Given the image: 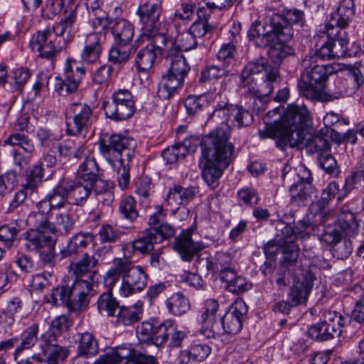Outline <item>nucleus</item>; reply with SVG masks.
Instances as JSON below:
<instances>
[{
  "mask_svg": "<svg viewBox=\"0 0 364 364\" xmlns=\"http://www.w3.org/2000/svg\"><path fill=\"white\" fill-rule=\"evenodd\" d=\"M97 264V259L92 255L85 253L82 257L76 262H71L68 266L69 272L75 277L76 279H80L88 274H90L89 278L92 282L98 280V274L93 269Z\"/></svg>",
  "mask_w": 364,
  "mask_h": 364,
  "instance_id": "nucleus-25",
  "label": "nucleus"
},
{
  "mask_svg": "<svg viewBox=\"0 0 364 364\" xmlns=\"http://www.w3.org/2000/svg\"><path fill=\"white\" fill-rule=\"evenodd\" d=\"M4 145L20 146L28 154H33L36 149L33 141L28 136L21 132H15L9 135V137L4 141Z\"/></svg>",
  "mask_w": 364,
  "mask_h": 364,
  "instance_id": "nucleus-49",
  "label": "nucleus"
},
{
  "mask_svg": "<svg viewBox=\"0 0 364 364\" xmlns=\"http://www.w3.org/2000/svg\"><path fill=\"white\" fill-rule=\"evenodd\" d=\"M363 82V77L358 69H353L347 79H337L333 87L324 90L316 101L330 102L353 94Z\"/></svg>",
  "mask_w": 364,
  "mask_h": 364,
  "instance_id": "nucleus-13",
  "label": "nucleus"
},
{
  "mask_svg": "<svg viewBox=\"0 0 364 364\" xmlns=\"http://www.w3.org/2000/svg\"><path fill=\"white\" fill-rule=\"evenodd\" d=\"M222 281L226 283L230 291L237 294L248 290L252 286L245 277L237 276L235 269L232 276H227V278H223Z\"/></svg>",
  "mask_w": 364,
  "mask_h": 364,
  "instance_id": "nucleus-54",
  "label": "nucleus"
},
{
  "mask_svg": "<svg viewBox=\"0 0 364 364\" xmlns=\"http://www.w3.org/2000/svg\"><path fill=\"white\" fill-rule=\"evenodd\" d=\"M232 260L233 257L230 253L217 252L214 256L205 259V267L209 272L218 273L222 280L227 278V276H232L234 274L235 269Z\"/></svg>",
  "mask_w": 364,
  "mask_h": 364,
  "instance_id": "nucleus-23",
  "label": "nucleus"
},
{
  "mask_svg": "<svg viewBox=\"0 0 364 364\" xmlns=\"http://www.w3.org/2000/svg\"><path fill=\"white\" fill-rule=\"evenodd\" d=\"M94 194L97 200L105 205H111L114 198V193L106 181H99L94 187Z\"/></svg>",
  "mask_w": 364,
  "mask_h": 364,
  "instance_id": "nucleus-58",
  "label": "nucleus"
},
{
  "mask_svg": "<svg viewBox=\"0 0 364 364\" xmlns=\"http://www.w3.org/2000/svg\"><path fill=\"white\" fill-rule=\"evenodd\" d=\"M73 225L74 220L66 211H55L50 220L40 221L41 228H48L52 233L58 232L68 234L73 230Z\"/></svg>",
  "mask_w": 364,
  "mask_h": 364,
  "instance_id": "nucleus-27",
  "label": "nucleus"
},
{
  "mask_svg": "<svg viewBox=\"0 0 364 364\" xmlns=\"http://www.w3.org/2000/svg\"><path fill=\"white\" fill-rule=\"evenodd\" d=\"M229 131L216 127L201 141L202 159L200 166L203 177L209 186H216L217 180L228 166L234 146L228 143Z\"/></svg>",
  "mask_w": 364,
  "mask_h": 364,
  "instance_id": "nucleus-2",
  "label": "nucleus"
},
{
  "mask_svg": "<svg viewBox=\"0 0 364 364\" xmlns=\"http://www.w3.org/2000/svg\"><path fill=\"white\" fill-rule=\"evenodd\" d=\"M29 47L33 53L47 60H53L62 50L63 46L56 38L53 39L48 29L38 31L30 39Z\"/></svg>",
  "mask_w": 364,
  "mask_h": 364,
  "instance_id": "nucleus-16",
  "label": "nucleus"
},
{
  "mask_svg": "<svg viewBox=\"0 0 364 364\" xmlns=\"http://www.w3.org/2000/svg\"><path fill=\"white\" fill-rule=\"evenodd\" d=\"M102 3L100 0H87L86 6L89 12L92 11L95 18L92 21V26L96 28L100 26L103 28L109 26L112 19L102 11L101 9Z\"/></svg>",
  "mask_w": 364,
  "mask_h": 364,
  "instance_id": "nucleus-46",
  "label": "nucleus"
},
{
  "mask_svg": "<svg viewBox=\"0 0 364 364\" xmlns=\"http://www.w3.org/2000/svg\"><path fill=\"white\" fill-rule=\"evenodd\" d=\"M77 175V179L94 187L98 184L99 181H104L100 178V169L92 156L86 157L80 164Z\"/></svg>",
  "mask_w": 364,
  "mask_h": 364,
  "instance_id": "nucleus-30",
  "label": "nucleus"
},
{
  "mask_svg": "<svg viewBox=\"0 0 364 364\" xmlns=\"http://www.w3.org/2000/svg\"><path fill=\"white\" fill-rule=\"evenodd\" d=\"M83 147L80 144H76L73 139H66L62 141L58 146V152L60 156L80 158L83 154Z\"/></svg>",
  "mask_w": 364,
  "mask_h": 364,
  "instance_id": "nucleus-57",
  "label": "nucleus"
},
{
  "mask_svg": "<svg viewBox=\"0 0 364 364\" xmlns=\"http://www.w3.org/2000/svg\"><path fill=\"white\" fill-rule=\"evenodd\" d=\"M132 49L127 46H113L109 53V60L114 64H122L127 62L131 56Z\"/></svg>",
  "mask_w": 364,
  "mask_h": 364,
  "instance_id": "nucleus-61",
  "label": "nucleus"
},
{
  "mask_svg": "<svg viewBox=\"0 0 364 364\" xmlns=\"http://www.w3.org/2000/svg\"><path fill=\"white\" fill-rule=\"evenodd\" d=\"M355 14L353 0H341L336 11L331 14L326 26L338 28H345L348 26Z\"/></svg>",
  "mask_w": 364,
  "mask_h": 364,
  "instance_id": "nucleus-29",
  "label": "nucleus"
},
{
  "mask_svg": "<svg viewBox=\"0 0 364 364\" xmlns=\"http://www.w3.org/2000/svg\"><path fill=\"white\" fill-rule=\"evenodd\" d=\"M238 203L240 205L253 207L259 201L257 191L252 188H244L237 192Z\"/></svg>",
  "mask_w": 364,
  "mask_h": 364,
  "instance_id": "nucleus-63",
  "label": "nucleus"
},
{
  "mask_svg": "<svg viewBox=\"0 0 364 364\" xmlns=\"http://www.w3.org/2000/svg\"><path fill=\"white\" fill-rule=\"evenodd\" d=\"M198 192V188L195 186L183 187L175 185L169 189L166 198L165 205L166 208L185 205L195 198Z\"/></svg>",
  "mask_w": 364,
  "mask_h": 364,
  "instance_id": "nucleus-26",
  "label": "nucleus"
},
{
  "mask_svg": "<svg viewBox=\"0 0 364 364\" xmlns=\"http://www.w3.org/2000/svg\"><path fill=\"white\" fill-rule=\"evenodd\" d=\"M246 308L242 302H237L235 306L223 316L220 317L224 333L228 334H237L242 326L244 315Z\"/></svg>",
  "mask_w": 364,
  "mask_h": 364,
  "instance_id": "nucleus-24",
  "label": "nucleus"
},
{
  "mask_svg": "<svg viewBox=\"0 0 364 364\" xmlns=\"http://www.w3.org/2000/svg\"><path fill=\"white\" fill-rule=\"evenodd\" d=\"M145 46L137 51L135 57V64L139 72H147L154 65L159 57L171 55L174 51L173 42L166 35H156L153 36H141L134 43L135 46H141V42L145 43Z\"/></svg>",
  "mask_w": 364,
  "mask_h": 364,
  "instance_id": "nucleus-7",
  "label": "nucleus"
},
{
  "mask_svg": "<svg viewBox=\"0 0 364 364\" xmlns=\"http://www.w3.org/2000/svg\"><path fill=\"white\" fill-rule=\"evenodd\" d=\"M85 74V69L79 67L75 60H68L64 70V85L67 92L76 91Z\"/></svg>",
  "mask_w": 364,
  "mask_h": 364,
  "instance_id": "nucleus-35",
  "label": "nucleus"
},
{
  "mask_svg": "<svg viewBox=\"0 0 364 364\" xmlns=\"http://www.w3.org/2000/svg\"><path fill=\"white\" fill-rule=\"evenodd\" d=\"M314 275L309 267H300L293 274V284L288 293V299L292 306L306 301L312 289Z\"/></svg>",
  "mask_w": 364,
  "mask_h": 364,
  "instance_id": "nucleus-14",
  "label": "nucleus"
},
{
  "mask_svg": "<svg viewBox=\"0 0 364 364\" xmlns=\"http://www.w3.org/2000/svg\"><path fill=\"white\" fill-rule=\"evenodd\" d=\"M100 155L116 172L118 185L122 190L130 182L129 163L136 148L135 141L121 134H104L98 141Z\"/></svg>",
  "mask_w": 364,
  "mask_h": 364,
  "instance_id": "nucleus-3",
  "label": "nucleus"
},
{
  "mask_svg": "<svg viewBox=\"0 0 364 364\" xmlns=\"http://www.w3.org/2000/svg\"><path fill=\"white\" fill-rule=\"evenodd\" d=\"M328 313V320H324L311 326L309 329V336L316 341H326L339 336L341 334V327L348 321V318L338 315L336 312Z\"/></svg>",
  "mask_w": 364,
  "mask_h": 364,
  "instance_id": "nucleus-15",
  "label": "nucleus"
},
{
  "mask_svg": "<svg viewBox=\"0 0 364 364\" xmlns=\"http://www.w3.org/2000/svg\"><path fill=\"white\" fill-rule=\"evenodd\" d=\"M213 30V27L206 20H199L194 22L188 29L198 41H200L203 38L210 35Z\"/></svg>",
  "mask_w": 364,
  "mask_h": 364,
  "instance_id": "nucleus-64",
  "label": "nucleus"
},
{
  "mask_svg": "<svg viewBox=\"0 0 364 364\" xmlns=\"http://www.w3.org/2000/svg\"><path fill=\"white\" fill-rule=\"evenodd\" d=\"M287 42L277 41L269 46V55L274 63L279 65L284 58L293 53V49L286 44Z\"/></svg>",
  "mask_w": 364,
  "mask_h": 364,
  "instance_id": "nucleus-51",
  "label": "nucleus"
},
{
  "mask_svg": "<svg viewBox=\"0 0 364 364\" xmlns=\"http://www.w3.org/2000/svg\"><path fill=\"white\" fill-rule=\"evenodd\" d=\"M166 305L168 311L175 316H181L190 309L188 299L181 293L171 295L166 300Z\"/></svg>",
  "mask_w": 364,
  "mask_h": 364,
  "instance_id": "nucleus-47",
  "label": "nucleus"
},
{
  "mask_svg": "<svg viewBox=\"0 0 364 364\" xmlns=\"http://www.w3.org/2000/svg\"><path fill=\"white\" fill-rule=\"evenodd\" d=\"M112 33L117 45L127 46L134 36V26L129 21L121 18L112 27Z\"/></svg>",
  "mask_w": 364,
  "mask_h": 364,
  "instance_id": "nucleus-36",
  "label": "nucleus"
},
{
  "mask_svg": "<svg viewBox=\"0 0 364 364\" xmlns=\"http://www.w3.org/2000/svg\"><path fill=\"white\" fill-rule=\"evenodd\" d=\"M173 43V46L176 50V53L181 51H188L196 48L198 46L202 45L203 43L198 41L195 37L187 30L185 32L178 33L175 39L168 37Z\"/></svg>",
  "mask_w": 364,
  "mask_h": 364,
  "instance_id": "nucleus-45",
  "label": "nucleus"
},
{
  "mask_svg": "<svg viewBox=\"0 0 364 364\" xmlns=\"http://www.w3.org/2000/svg\"><path fill=\"white\" fill-rule=\"evenodd\" d=\"M162 2L163 0H147L139 6L136 15L139 16V23L141 25L142 38L164 35L159 33Z\"/></svg>",
  "mask_w": 364,
  "mask_h": 364,
  "instance_id": "nucleus-10",
  "label": "nucleus"
},
{
  "mask_svg": "<svg viewBox=\"0 0 364 364\" xmlns=\"http://www.w3.org/2000/svg\"><path fill=\"white\" fill-rule=\"evenodd\" d=\"M202 327L200 333L208 338H215L224 333V328L222 326L220 316L205 317L201 318Z\"/></svg>",
  "mask_w": 364,
  "mask_h": 364,
  "instance_id": "nucleus-48",
  "label": "nucleus"
},
{
  "mask_svg": "<svg viewBox=\"0 0 364 364\" xmlns=\"http://www.w3.org/2000/svg\"><path fill=\"white\" fill-rule=\"evenodd\" d=\"M92 289V284L89 281L77 279L70 285L57 287L45 299L46 302L54 306L64 305L70 311H77L88 304V296Z\"/></svg>",
  "mask_w": 364,
  "mask_h": 364,
  "instance_id": "nucleus-6",
  "label": "nucleus"
},
{
  "mask_svg": "<svg viewBox=\"0 0 364 364\" xmlns=\"http://www.w3.org/2000/svg\"><path fill=\"white\" fill-rule=\"evenodd\" d=\"M326 33L336 58L345 56L349 41L344 29L326 26Z\"/></svg>",
  "mask_w": 364,
  "mask_h": 364,
  "instance_id": "nucleus-32",
  "label": "nucleus"
},
{
  "mask_svg": "<svg viewBox=\"0 0 364 364\" xmlns=\"http://www.w3.org/2000/svg\"><path fill=\"white\" fill-rule=\"evenodd\" d=\"M52 208L55 211H60L63 208L67 200L65 195L63 192V188L60 187V181L46 196Z\"/></svg>",
  "mask_w": 364,
  "mask_h": 364,
  "instance_id": "nucleus-62",
  "label": "nucleus"
},
{
  "mask_svg": "<svg viewBox=\"0 0 364 364\" xmlns=\"http://www.w3.org/2000/svg\"><path fill=\"white\" fill-rule=\"evenodd\" d=\"M309 120L304 124V139L302 141L296 146L301 145L304 146L306 151L309 154H323L324 152L330 149V144L326 136H323L321 133H316L314 134H309L306 137L305 134V127L307 124ZM294 147L295 146H290Z\"/></svg>",
  "mask_w": 364,
  "mask_h": 364,
  "instance_id": "nucleus-34",
  "label": "nucleus"
},
{
  "mask_svg": "<svg viewBox=\"0 0 364 364\" xmlns=\"http://www.w3.org/2000/svg\"><path fill=\"white\" fill-rule=\"evenodd\" d=\"M112 101L104 105L107 117L114 121H123L134 112V102L132 93L127 90H118L113 92Z\"/></svg>",
  "mask_w": 364,
  "mask_h": 364,
  "instance_id": "nucleus-12",
  "label": "nucleus"
},
{
  "mask_svg": "<svg viewBox=\"0 0 364 364\" xmlns=\"http://www.w3.org/2000/svg\"><path fill=\"white\" fill-rule=\"evenodd\" d=\"M158 238H160V236L154 229L147 228L141 236L132 242L131 247L134 251L147 254L154 250V244L159 243Z\"/></svg>",
  "mask_w": 364,
  "mask_h": 364,
  "instance_id": "nucleus-40",
  "label": "nucleus"
},
{
  "mask_svg": "<svg viewBox=\"0 0 364 364\" xmlns=\"http://www.w3.org/2000/svg\"><path fill=\"white\" fill-rule=\"evenodd\" d=\"M193 228H188L176 237L173 249L180 255L181 258L186 262H191L193 257L204 248V245L196 242L192 237Z\"/></svg>",
  "mask_w": 364,
  "mask_h": 364,
  "instance_id": "nucleus-22",
  "label": "nucleus"
},
{
  "mask_svg": "<svg viewBox=\"0 0 364 364\" xmlns=\"http://www.w3.org/2000/svg\"><path fill=\"white\" fill-rule=\"evenodd\" d=\"M214 100L217 105L208 120L218 124L217 127L223 131L228 129L229 135L231 134L232 127L241 128L252 123L253 117L250 112L240 105L229 103L223 93H217Z\"/></svg>",
  "mask_w": 364,
  "mask_h": 364,
  "instance_id": "nucleus-5",
  "label": "nucleus"
},
{
  "mask_svg": "<svg viewBox=\"0 0 364 364\" xmlns=\"http://www.w3.org/2000/svg\"><path fill=\"white\" fill-rule=\"evenodd\" d=\"M115 317L118 323L124 326L132 325L140 319L139 311L133 307H119Z\"/></svg>",
  "mask_w": 364,
  "mask_h": 364,
  "instance_id": "nucleus-55",
  "label": "nucleus"
},
{
  "mask_svg": "<svg viewBox=\"0 0 364 364\" xmlns=\"http://www.w3.org/2000/svg\"><path fill=\"white\" fill-rule=\"evenodd\" d=\"M98 343L92 334L85 332L81 334L77 343V354L72 360V363H78L79 357L85 358H92L98 353Z\"/></svg>",
  "mask_w": 364,
  "mask_h": 364,
  "instance_id": "nucleus-38",
  "label": "nucleus"
},
{
  "mask_svg": "<svg viewBox=\"0 0 364 364\" xmlns=\"http://www.w3.org/2000/svg\"><path fill=\"white\" fill-rule=\"evenodd\" d=\"M275 115L279 117V108L268 112L264 117L266 125L259 131L260 137L277 139V146L282 149L287 145H298L304 139V124L309 119L306 106L289 105L281 120L277 122V118L274 119L272 124L270 119Z\"/></svg>",
  "mask_w": 364,
  "mask_h": 364,
  "instance_id": "nucleus-1",
  "label": "nucleus"
},
{
  "mask_svg": "<svg viewBox=\"0 0 364 364\" xmlns=\"http://www.w3.org/2000/svg\"><path fill=\"white\" fill-rule=\"evenodd\" d=\"M272 69L278 68L271 67L267 60L264 57H261L247 63L244 67L240 75L258 77L260 74L264 73L265 80H267V74H269V71Z\"/></svg>",
  "mask_w": 364,
  "mask_h": 364,
  "instance_id": "nucleus-43",
  "label": "nucleus"
},
{
  "mask_svg": "<svg viewBox=\"0 0 364 364\" xmlns=\"http://www.w3.org/2000/svg\"><path fill=\"white\" fill-rule=\"evenodd\" d=\"M289 194L292 203L298 205H306L316 196V190L311 183L299 180L289 188Z\"/></svg>",
  "mask_w": 364,
  "mask_h": 364,
  "instance_id": "nucleus-33",
  "label": "nucleus"
},
{
  "mask_svg": "<svg viewBox=\"0 0 364 364\" xmlns=\"http://www.w3.org/2000/svg\"><path fill=\"white\" fill-rule=\"evenodd\" d=\"M340 191L338 183L332 181L322 191L321 197L311 203L309 210L310 213H317L323 208H326L329 202L333 200Z\"/></svg>",
  "mask_w": 364,
  "mask_h": 364,
  "instance_id": "nucleus-42",
  "label": "nucleus"
},
{
  "mask_svg": "<svg viewBox=\"0 0 364 364\" xmlns=\"http://www.w3.org/2000/svg\"><path fill=\"white\" fill-rule=\"evenodd\" d=\"M92 110L91 107L82 102H73L65 110L68 135L78 136L88 130L90 124Z\"/></svg>",
  "mask_w": 364,
  "mask_h": 364,
  "instance_id": "nucleus-9",
  "label": "nucleus"
},
{
  "mask_svg": "<svg viewBox=\"0 0 364 364\" xmlns=\"http://www.w3.org/2000/svg\"><path fill=\"white\" fill-rule=\"evenodd\" d=\"M103 35L100 33H90L87 36L85 46L81 52V60L87 63L97 62L102 52L101 43Z\"/></svg>",
  "mask_w": 364,
  "mask_h": 364,
  "instance_id": "nucleus-31",
  "label": "nucleus"
},
{
  "mask_svg": "<svg viewBox=\"0 0 364 364\" xmlns=\"http://www.w3.org/2000/svg\"><path fill=\"white\" fill-rule=\"evenodd\" d=\"M20 230L21 225L18 223L1 226L0 241L3 242L8 247H11Z\"/></svg>",
  "mask_w": 364,
  "mask_h": 364,
  "instance_id": "nucleus-59",
  "label": "nucleus"
},
{
  "mask_svg": "<svg viewBox=\"0 0 364 364\" xmlns=\"http://www.w3.org/2000/svg\"><path fill=\"white\" fill-rule=\"evenodd\" d=\"M97 304L99 312L102 316H115L120 307L111 291L101 294Z\"/></svg>",
  "mask_w": 364,
  "mask_h": 364,
  "instance_id": "nucleus-44",
  "label": "nucleus"
},
{
  "mask_svg": "<svg viewBox=\"0 0 364 364\" xmlns=\"http://www.w3.org/2000/svg\"><path fill=\"white\" fill-rule=\"evenodd\" d=\"M60 187L70 203L80 206L85 204L91 193L94 192L93 186L77 178H63L60 181Z\"/></svg>",
  "mask_w": 364,
  "mask_h": 364,
  "instance_id": "nucleus-18",
  "label": "nucleus"
},
{
  "mask_svg": "<svg viewBox=\"0 0 364 364\" xmlns=\"http://www.w3.org/2000/svg\"><path fill=\"white\" fill-rule=\"evenodd\" d=\"M282 257L281 259V270L288 269V272H292L294 274L296 269H299L301 265H298L299 247L294 241L282 245Z\"/></svg>",
  "mask_w": 364,
  "mask_h": 364,
  "instance_id": "nucleus-37",
  "label": "nucleus"
},
{
  "mask_svg": "<svg viewBox=\"0 0 364 364\" xmlns=\"http://www.w3.org/2000/svg\"><path fill=\"white\" fill-rule=\"evenodd\" d=\"M123 360H126L124 364L156 363L154 356L144 355L129 347L118 346L108 349L105 354L100 356L95 364H118Z\"/></svg>",
  "mask_w": 364,
  "mask_h": 364,
  "instance_id": "nucleus-11",
  "label": "nucleus"
},
{
  "mask_svg": "<svg viewBox=\"0 0 364 364\" xmlns=\"http://www.w3.org/2000/svg\"><path fill=\"white\" fill-rule=\"evenodd\" d=\"M174 51L171 55H165L164 58L169 59L170 67L166 75L164 76V82L159 87L157 95L163 100L170 99L178 88H181L184 83V79L188 74L191 68L181 53Z\"/></svg>",
  "mask_w": 364,
  "mask_h": 364,
  "instance_id": "nucleus-8",
  "label": "nucleus"
},
{
  "mask_svg": "<svg viewBox=\"0 0 364 364\" xmlns=\"http://www.w3.org/2000/svg\"><path fill=\"white\" fill-rule=\"evenodd\" d=\"M147 282V275L140 266L132 268L122 276L119 294L124 297L142 291Z\"/></svg>",
  "mask_w": 364,
  "mask_h": 364,
  "instance_id": "nucleus-21",
  "label": "nucleus"
},
{
  "mask_svg": "<svg viewBox=\"0 0 364 364\" xmlns=\"http://www.w3.org/2000/svg\"><path fill=\"white\" fill-rule=\"evenodd\" d=\"M277 22L282 23L283 27H290L293 29L291 25H297L300 27L303 26L305 23L304 14L302 11L297 9L287 10L282 16L276 18Z\"/></svg>",
  "mask_w": 364,
  "mask_h": 364,
  "instance_id": "nucleus-52",
  "label": "nucleus"
},
{
  "mask_svg": "<svg viewBox=\"0 0 364 364\" xmlns=\"http://www.w3.org/2000/svg\"><path fill=\"white\" fill-rule=\"evenodd\" d=\"M41 350L47 364H60L69 355V350L57 343V336L51 331H47L41 336Z\"/></svg>",
  "mask_w": 364,
  "mask_h": 364,
  "instance_id": "nucleus-19",
  "label": "nucleus"
},
{
  "mask_svg": "<svg viewBox=\"0 0 364 364\" xmlns=\"http://www.w3.org/2000/svg\"><path fill=\"white\" fill-rule=\"evenodd\" d=\"M92 239L90 232H79L73 235L68 242L65 247L60 250L63 257H69L82 252L88 245V240Z\"/></svg>",
  "mask_w": 364,
  "mask_h": 364,
  "instance_id": "nucleus-41",
  "label": "nucleus"
},
{
  "mask_svg": "<svg viewBox=\"0 0 364 364\" xmlns=\"http://www.w3.org/2000/svg\"><path fill=\"white\" fill-rule=\"evenodd\" d=\"M23 309V302L17 296L1 301L0 306V324L4 327L11 326L16 318H19Z\"/></svg>",
  "mask_w": 364,
  "mask_h": 364,
  "instance_id": "nucleus-28",
  "label": "nucleus"
},
{
  "mask_svg": "<svg viewBox=\"0 0 364 364\" xmlns=\"http://www.w3.org/2000/svg\"><path fill=\"white\" fill-rule=\"evenodd\" d=\"M279 78V70L272 69L267 74V80H264L258 84V77L240 75V84L244 88V92L247 95L252 96L258 99L269 95L274 88V82H277Z\"/></svg>",
  "mask_w": 364,
  "mask_h": 364,
  "instance_id": "nucleus-17",
  "label": "nucleus"
},
{
  "mask_svg": "<svg viewBox=\"0 0 364 364\" xmlns=\"http://www.w3.org/2000/svg\"><path fill=\"white\" fill-rule=\"evenodd\" d=\"M303 69L297 87L299 93L306 99L317 100L325 88V83L333 70L329 65H319L316 56L306 55L301 61Z\"/></svg>",
  "mask_w": 364,
  "mask_h": 364,
  "instance_id": "nucleus-4",
  "label": "nucleus"
},
{
  "mask_svg": "<svg viewBox=\"0 0 364 364\" xmlns=\"http://www.w3.org/2000/svg\"><path fill=\"white\" fill-rule=\"evenodd\" d=\"M136 205L134 198L132 196H127L122 200L119 203V213L124 218L134 221L139 216Z\"/></svg>",
  "mask_w": 364,
  "mask_h": 364,
  "instance_id": "nucleus-60",
  "label": "nucleus"
},
{
  "mask_svg": "<svg viewBox=\"0 0 364 364\" xmlns=\"http://www.w3.org/2000/svg\"><path fill=\"white\" fill-rule=\"evenodd\" d=\"M76 20V13L70 11L67 13L59 22H56L53 26V31L55 35L63 36L65 33H70L72 26Z\"/></svg>",
  "mask_w": 364,
  "mask_h": 364,
  "instance_id": "nucleus-56",
  "label": "nucleus"
},
{
  "mask_svg": "<svg viewBox=\"0 0 364 364\" xmlns=\"http://www.w3.org/2000/svg\"><path fill=\"white\" fill-rule=\"evenodd\" d=\"M173 321L171 320H166L160 323H155L154 330L153 342L160 346L168 341L171 332L173 331Z\"/></svg>",
  "mask_w": 364,
  "mask_h": 364,
  "instance_id": "nucleus-53",
  "label": "nucleus"
},
{
  "mask_svg": "<svg viewBox=\"0 0 364 364\" xmlns=\"http://www.w3.org/2000/svg\"><path fill=\"white\" fill-rule=\"evenodd\" d=\"M38 326L33 324L21 334V345L15 350V359L17 360L18 355L23 350L31 349L38 341Z\"/></svg>",
  "mask_w": 364,
  "mask_h": 364,
  "instance_id": "nucleus-50",
  "label": "nucleus"
},
{
  "mask_svg": "<svg viewBox=\"0 0 364 364\" xmlns=\"http://www.w3.org/2000/svg\"><path fill=\"white\" fill-rule=\"evenodd\" d=\"M282 23H284L282 21ZM294 36V30L290 27H283L276 18H272L271 26H267L266 31L255 39V45L259 48H266L274 43L277 41H289Z\"/></svg>",
  "mask_w": 364,
  "mask_h": 364,
  "instance_id": "nucleus-20",
  "label": "nucleus"
},
{
  "mask_svg": "<svg viewBox=\"0 0 364 364\" xmlns=\"http://www.w3.org/2000/svg\"><path fill=\"white\" fill-rule=\"evenodd\" d=\"M337 223L346 235L348 237H354L358 233L359 224L356 219V215L347 207H342L338 215Z\"/></svg>",
  "mask_w": 364,
  "mask_h": 364,
  "instance_id": "nucleus-39",
  "label": "nucleus"
}]
</instances>
